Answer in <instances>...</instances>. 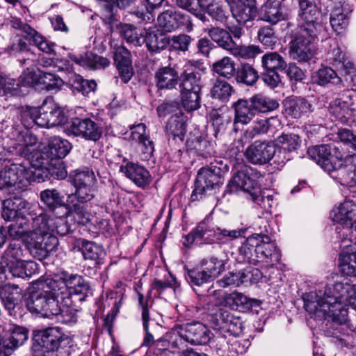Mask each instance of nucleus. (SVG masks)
<instances>
[{"instance_id": "nucleus-1", "label": "nucleus", "mask_w": 356, "mask_h": 356, "mask_svg": "<svg viewBox=\"0 0 356 356\" xmlns=\"http://www.w3.org/2000/svg\"><path fill=\"white\" fill-rule=\"evenodd\" d=\"M37 289L27 300L26 306L31 313L51 318L61 314V306L71 307L76 301H86L91 296L92 289L86 279L77 274L62 270L51 278H40Z\"/></svg>"}, {"instance_id": "nucleus-2", "label": "nucleus", "mask_w": 356, "mask_h": 356, "mask_svg": "<svg viewBox=\"0 0 356 356\" xmlns=\"http://www.w3.org/2000/svg\"><path fill=\"white\" fill-rule=\"evenodd\" d=\"M304 307L307 312L316 318H323L325 322L323 328L325 334L333 337L340 347L348 344L339 337L341 326L348 320L346 305H353L356 301V286L348 282H337L326 285L324 290L311 291L303 294Z\"/></svg>"}, {"instance_id": "nucleus-3", "label": "nucleus", "mask_w": 356, "mask_h": 356, "mask_svg": "<svg viewBox=\"0 0 356 356\" xmlns=\"http://www.w3.org/2000/svg\"><path fill=\"white\" fill-rule=\"evenodd\" d=\"M13 118L0 122V131L13 142L12 147L26 155L29 147L37 143L38 138L29 129L37 125L38 107H20L13 112Z\"/></svg>"}, {"instance_id": "nucleus-4", "label": "nucleus", "mask_w": 356, "mask_h": 356, "mask_svg": "<svg viewBox=\"0 0 356 356\" xmlns=\"http://www.w3.org/2000/svg\"><path fill=\"white\" fill-rule=\"evenodd\" d=\"M29 202L15 195L2 202L1 217L7 222L8 236L14 240L29 238L35 234L38 227L34 224L39 218L29 217Z\"/></svg>"}, {"instance_id": "nucleus-5", "label": "nucleus", "mask_w": 356, "mask_h": 356, "mask_svg": "<svg viewBox=\"0 0 356 356\" xmlns=\"http://www.w3.org/2000/svg\"><path fill=\"white\" fill-rule=\"evenodd\" d=\"M281 254L271 238L266 234H253L246 238L238 248L239 262L257 265L259 263L279 262Z\"/></svg>"}, {"instance_id": "nucleus-6", "label": "nucleus", "mask_w": 356, "mask_h": 356, "mask_svg": "<svg viewBox=\"0 0 356 356\" xmlns=\"http://www.w3.org/2000/svg\"><path fill=\"white\" fill-rule=\"evenodd\" d=\"M7 51L17 58L21 66L26 67L19 76L20 80L17 81L19 83V87L21 85L30 86L37 82L39 83L40 76L43 72L39 71L38 74L35 72L38 58L24 38H15L8 46Z\"/></svg>"}, {"instance_id": "nucleus-7", "label": "nucleus", "mask_w": 356, "mask_h": 356, "mask_svg": "<svg viewBox=\"0 0 356 356\" xmlns=\"http://www.w3.org/2000/svg\"><path fill=\"white\" fill-rule=\"evenodd\" d=\"M74 346L72 339L65 334L59 327H49L33 332L32 348L34 352L49 353L68 349Z\"/></svg>"}, {"instance_id": "nucleus-8", "label": "nucleus", "mask_w": 356, "mask_h": 356, "mask_svg": "<svg viewBox=\"0 0 356 356\" xmlns=\"http://www.w3.org/2000/svg\"><path fill=\"white\" fill-rule=\"evenodd\" d=\"M227 170V165L222 160H215L210 163L209 166L201 168L195 181L191 201L202 199L209 191L222 185L223 175Z\"/></svg>"}, {"instance_id": "nucleus-9", "label": "nucleus", "mask_w": 356, "mask_h": 356, "mask_svg": "<svg viewBox=\"0 0 356 356\" xmlns=\"http://www.w3.org/2000/svg\"><path fill=\"white\" fill-rule=\"evenodd\" d=\"M261 175L257 170L249 166L243 165L233 177L230 183L235 184L247 193L253 202L265 209L270 208L273 202V196H264L261 194L260 186L258 183Z\"/></svg>"}, {"instance_id": "nucleus-10", "label": "nucleus", "mask_w": 356, "mask_h": 356, "mask_svg": "<svg viewBox=\"0 0 356 356\" xmlns=\"http://www.w3.org/2000/svg\"><path fill=\"white\" fill-rule=\"evenodd\" d=\"M324 31L297 26V31L289 42V54L299 62H307L316 54L314 44Z\"/></svg>"}, {"instance_id": "nucleus-11", "label": "nucleus", "mask_w": 356, "mask_h": 356, "mask_svg": "<svg viewBox=\"0 0 356 356\" xmlns=\"http://www.w3.org/2000/svg\"><path fill=\"white\" fill-rule=\"evenodd\" d=\"M227 232V229L214 226L209 218H204L190 233L184 236L183 244L189 248L194 243L199 245L216 242L225 243Z\"/></svg>"}, {"instance_id": "nucleus-12", "label": "nucleus", "mask_w": 356, "mask_h": 356, "mask_svg": "<svg viewBox=\"0 0 356 356\" xmlns=\"http://www.w3.org/2000/svg\"><path fill=\"white\" fill-rule=\"evenodd\" d=\"M31 183V174L22 163H12L0 171V189L10 193L25 191Z\"/></svg>"}, {"instance_id": "nucleus-13", "label": "nucleus", "mask_w": 356, "mask_h": 356, "mask_svg": "<svg viewBox=\"0 0 356 356\" xmlns=\"http://www.w3.org/2000/svg\"><path fill=\"white\" fill-rule=\"evenodd\" d=\"M65 132L68 135L97 142L102 136L103 128L100 124L90 118H74L67 124Z\"/></svg>"}, {"instance_id": "nucleus-14", "label": "nucleus", "mask_w": 356, "mask_h": 356, "mask_svg": "<svg viewBox=\"0 0 356 356\" xmlns=\"http://www.w3.org/2000/svg\"><path fill=\"white\" fill-rule=\"evenodd\" d=\"M299 6L298 26L325 31V27L320 19V0H300Z\"/></svg>"}, {"instance_id": "nucleus-15", "label": "nucleus", "mask_w": 356, "mask_h": 356, "mask_svg": "<svg viewBox=\"0 0 356 356\" xmlns=\"http://www.w3.org/2000/svg\"><path fill=\"white\" fill-rule=\"evenodd\" d=\"M28 338L29 330L26 327L11 325L8 330L0 333V356H10Z\"/></svg>"}, {"instance_id": "nucleus-16", "label": "nucleus", "mask_w": 356, "mask_h": 356, "mask_svg": "<svg viewBox=\"0 0 356 356\" xmlns=\"http://www.w3.org/2000/svg\"><path fill=\"white\" fill-rule=\"evenodd\" d=\"M37 125L49 128L64 124L67 116L63 110L52 99H46L38 107Z\"/></svg>"}, {"instance_id": "nucleus-17", "label": "nucleus", "mask_w": 356, "mask_h": 356, "mask_svg": "<svg viewBox=\"0 0 356 356\" xmlns=\"http://www.w3.org/2000/svg\"><path fill=\"white\" fill-rule=\"evenodd\" d=\"M338 138L344 145L356 152V134L348 129H340L337 132ZM341 163L338 170L337 176L353 175L352 178L356 175V153L348 154L344 158L343 156L340 160Z\"/></svg>"}, {"instance_id": "nucleus-18", "label": "nucleus", "mask_w": 356, "mask_h": 356, "mask_svg": "<svg viewBox=\"0 0 356 356\" xmlns=\"http://www.w3.org/2000/svg\"><path fill=\"white\" fill-rule=\"evenodd\" d=\"M58 244V241L55 236L38 229L31 237L29 252L34 258L42 261L50 252L56 250Z\"/></svg>"}, {"instance_id": "nucleus-19", "label": "nucleus", "mask_w": 356, "mask_h": 356, "mask_svg": "<svg viewBox=\"0 0 356 356\" xmlns=\"http://www.w3.org/2000/svg\"><path fill=\"white\" fill-rule=\"evenodd\" d=\"M11 26L22 32L24 34V37L25 42L29 40L33 42L40 51L51 54L54 53V44L49 42L42 35H40L37 31L33 29L30 25L23 22L19 18H13L11 20Z\"/></svg>"}, {"instance_id": "nucleus-20", "label": "nucleus", "mask_w": 356, "mask_h": 356, "mask_svg": "<svg viewBox=\"0 0 356 356\" xmlns=\"http://www.w3.org/2000/svg\"><path fill=\"white\" fill-rule=\"evenodd\" d=\"M352 6L345 0H332L330 22L333 30L341 33L348 26Z\"/></svg>"}, {"instance_id": "nucleus-21", "label": "nucleus", "mask_w": 356, "mask_h": 356, "mask_svg": "<svg viewBox=\"0 0 356 356\" xmlns=\"http://www.w3.org/2000/svg\"><path fill=\"white\" fill-rule=\"evenodd\" d=\"M179 334L192 345H206L211 339V332L203 323L196 321L186 323L180 327Z\"/></svg>"}, {"instance_id": "nucleus-22", "label": "nucleus", "mask_w": 356, "mask_h": 356, "mask_svg": "<svg viewBox=\"0 0 356 356\" xmlns=\"http://www.w3.org/2000/svg\"><path fill=\"white\" fill-rule=\"evenodd\" d=\"M275 145L270 143L255 141L245 150L246 159L254 165L268 163L273 157Z\"/></svg>"}, {"instance_id": "nucleus-23", "label": "nucleus", "mask_w": 356, "mask_h": 356, "mask_svg": "<svg viewBox=\"0 0 356 356\" xmlns=\"http://www.w3.org/2000/svg\"><path fill=\"white\" fill-rule=\"evenodd\" d=\"M330 218L343 227L356 229V204L350 200L344 201L332 210Z\"/></svg>"}, {"instance_id": "nucleus-24", "label": "nucleus", "mask_w": 356, "mask_h": 356, "mask_svg": "<svg viewBox=\"0 0 356 356\" xmlns=\"http://www.w3.org/2000/svg\"><path fill=\"white\" fill-rule=\"evenodd\" d=\"M233 17L239 24H245L257 16L255 0H225Z\"/></svg>"}, {"instance_id": "nucleus-25", "label": "nucleus", "mask_w": 356, "mask_h": 356, "mask_svg": "<svg viewBox=\"0 0 356 356\" xmlns=\"http://www.w3.org/2000/svg\"><path fill=\"white\" fill-rule=\"evenodd\" d=\"M186 147L188 152L204 158L211 156L215 152L212 143L207 140L204 135L197 128L190 131L186 141Z\"/></svg>"}, {"instance_id": "nucleus-26", "label": "nucleus", "mask_w": 356, "mask_h": 356, "mask_svg": "<svg viewBox=\"0 0 356 356\" xmlns=\"http://www.w3.org/2000/svg\"><path fill=\"white\" fill-rule=\"evenodd\" d=\"M179 81L180 90H202L201 74L195 61H188L184 65Z\"/></svg>"}, {"instance_id": "nucleus-27", "label": "nucleus", "mask_w": 356, "mask_h": 356, "mask_svg": "<svg viewBox=\"0 0 356 356\" xmlns=\"http://www.w3.org/2000/svg\"><path fill=\"white\" fill-rule=\"evenodd\" d=\"M184 270L186 282L199 296H209L215 291H211L213 286L212 284L210 286H207V289L205 291L198 293V288L202 287L212 282L210 280V277L201 268H188L184 266Z\"/></svg>"}, {"instance_id": "nucleus-28", "label": "nucleus", "mask_w": 356, "mask_h": 356, "mask_svg": "<svg viewBox=\"0 0 356 356\" xmlns=\"http://www.w3.org/2000/svg\"><path fill=\"white\" fill-rule=\"evenodd\" d=\"M280 124V119L275 117L257 118L245 131L244 136L246 139L252 140L268 133H273L276 126Z\"/></svg>"}, {"instance_id": "nucleus-29", "label": "nucleus", "mask_w": 356, "mask_h": 356, "mask_svg": "<svg viewBox=\"0 0 356 356\" xmlns=\"http://www.w3.org/2000/svg\"><path fill=\"white\" fill-rule=\"evenodd\" d=\"M120 171L141 188H145L152 181L149 172L145 167L132 162L121 165Z\"/></svg>"}, {"instance_id": "nucleus-30", "label": "nucleus", "mask_w": 356, "mask_h": 356, "mask_svg": "<svg viewBox=\"0 0 356 356\" xmlns=\"http://www.w3.org/2000/svg\"><path fill=\"white\" fill-rule=\"evenodd\" d=\"M231 108L234 112L233 123L234 125L238 124L247 125L255 117V113L249 99H238L232 104Z\"/></svg>"}, {"instance_id": "nucleus-31", "label": "nucleus", "mask_w": 356, "mask_h": 356, "mask_svg": "<svg viewBox=\"0 0 356 356\" xmlns=\"http://www.w3.org/2000/svg\"><path fill=\"white\" fill-rule=\"evenodd\" d=\"M144 43L151 54H158L169 44V37L158 29H148L145 31Z\"/></svg>"}, {"instance_id": "nucleus-32", "label": "nucleus", "mask_w": 356, "mask_h": 356, "mask_svg": "<svg viewBox=\"0 0 356 356\" xmlns=\"http://www.w3.org/2000/svg\"><path fill=\"white\" fill-rule=\"evenodd\" d=\"M101 160H95L92 163V168H83L75 171L72 177V183L76 186H93L96 181L95 175L99 174V166H102Z\"/></svg>"}, {"instance_id": "nucleus-33", "label": "nucleus", "mask_w": 356, "mask_h": 356, "mask_svg": "<svg viewBox=\"0 0 356 356\" xmlns=\"http://www.w3.org/2000/svg\"><path fill=\"white\" fill-rule=\"evenodd\" d=\"M70 59L79 65L89 70H99L109 65L110 61L105 57L87 52L84 55L70 54Z\"/></svg>"}, {"instance_id": "nucleus-34", "label": "nucleus", "mask_w": 356, "mask_h": 356, "mask_svg": "<svg viewBox=\"0 0 356 356\" xmlns=\"http://www.w3.org/2000/svg\"><path fill=\"white\" fill-rule=\"evenodd\" d=\"M261 19L271 24H276L287 17L284 13L281 2L277 0H268L261 8Z\"/></svg>"}, {"instance_id": "nucleus-35", "label": "nucleus", "mask_w": 356, "mask_h": 356, "mask_svg": "<svg viewBox=\"0 0 356 356\" xmlns=\"http://www.w3.org/2000/svg\"><path fill=\"white\" fill-rule=\"evenodd\" d=\"M225 303L233 309L247 312L254 307H259L261 301L247 297L239 292H233L227 295L225 299Z\"/></svg>"}, {"instance_id": "nucleus-36", "label": "nucleus", "mask_w": 356, "mask_h": 356, "mask_svg": "<svg viewBox=\"0 0 356 356\" xmlns=\"http://www.w3.org/2000/svg\"><path fill=\"white\" fill-rule=\"evenodd\" d=\"M166 134L170 141L182 143L186 131V123L183 115L177 113L172 115L165 126Z\"/></svg>"}, {"instance_id": "nucleus-37", "label": "nucleus", "mask_w": 356, "mask_h": 356, "mask_svg": "<svg viewBox=\"0 0 356 356\" xmlns=\"http://www.w3.org/2000/svg\"><path fill=\"white\" fill-rule=\"evenodd\" d=\"M79 250L84 259L93 261L95 266L104 263V250L102 246L96 243L83 239L81 241Z\"/></svg>"}, {"instance_id": "nucleus-38", "label": "nucleus", "mask_w": 356, "mask_h": 356, "mask_svg": "<svg viewBox=\"0 0 356 356\" xmlns=\"http://www.w3.org/2000/svg\"><path fill=\"white\" fill-rule=\"evenodd\" d=\"M286 113L293 118H300L313 111L312 104L305 98L293 97L284 102Z\"/></svg>"}, {"instance_id": "nucleus-39", "label": "nucleus", "mask_w": 356, "mask_h": 356, "mask_svg": "<svg viewBox=\"0 0 356 356\" xmlns=\"http://www.w3.org/2000/svg\"><path fill=\"white\" fill-rule=\"evenodd\" d=\"M40 198L42 203L50 212H55L58 209H67L64 195L55 188L42 191L40 193Z\"/></svg>"}, {"instance_id": "nucleus-40", "label": "nucleus", "mask_w": 356, "mask_h": 356, "mask_svg": "<svg viewBox=\"0 0 356 356\" xmlns=\"http://www.w3.org/2000/svg\"><path fill=\"white\" fill-rule=\"evenodd\" d=\"M178 72L169 66L157 70L155 73L156 86L159 89H172L179 81Z\"/></svg>"}, {"instance_id": "nucleus-41", "label": "nucleus", "mask_w": 356, "mask_h": 356, "mask_svg": "<svg viewBox=\"0 0 356 356\" xmlns=\"http://www.w3.org/2000/svg\"><path fill=\"white\" fill-rule=\"evenodd\" d=\"M207 34L210 39L215 42L218 47L232 52L235 47V42L232 39L230 33L220 27H211L208 30Z\"/></svg>"}, {"instance_id": "nucleus-42", "label": "nucleus", "mask_w": 356, "mask_h": 356, "mask_svg": "<svg viewBox=\"0 0 356 356\" xmlns=\"http://www.w3.org/2000/svg\"><path fill=\"white\" fill-rule=\"evenodd\" d=\"M138 297V307L141 311L143 327L145 331V335L142 343V346L149 347L155 344L156 341L153 335L149 332L148 322L149 321V310L148 306L149 298H145L143 294L137 291Z\"/></svg>"}, {"instance_id": "nucleus-43", "label": "nucleus", "mask_w": 356, "mask_h": 356, "mask_svg": "<svg viewBox=\"0 0 356 356\" xmlns=\"http://www.w3.org/2000/svg\"><path fill=\"white\" fill-rule=\"evenodd\" d=\"M71 148L72 145L68 140L56 136L50 139L47 147V154L51 160H58L64 158Z\"/></svg>"}, {"instance_id": "nucleus-44", "label": "nucleus", "mask_w": 356, "mask_h": 356, "mask_svg": "<svg viewBox=\"0 0 356 356\" xmlns=\"http://www.w3.org/2000/svg\"><path fill=\"white\" fill-rule=\"evenodd\" d=\"M38 265L31 260H21L9 266V273L13 276L23 279H29L38 273Z\"/></svg>"}, {"instance_id": "nucleus-45", "label": "nucleus", "mask_w": 356, "mask_h": 356, "mask_svg": "<svg viewBox=\"0 0 356 356\" xmlns=\"http://www.w3.org/2000/svg\"><path fill=\"white\" fill-rule=\"evenodd\" d=\"M259 78L257 70L249 63H241L235 72L236 81L247 86H254Z\"/></svg>"}, {"instance_id": "nucleus-46", "label": "nucleus", "mask_w": 356, "mask_h": 356, "mask_svg": "<svg viewBox=\"0 0 356 356\" xmlns=\"http://www.w3.org/2000/svg\"><path fill=\"white\" fill-rule=\"evenodd\" d=\"M254 113H267L279 108V102L263 94H256L249 98Z\"/></svg>"}, {"instance_id": "nucleus-47", "label": "nucleus", "mask_w": 356, "mask_h": 356, "mask_svg": "<svg viewBox=\"0 0 356 356\" xmlns=\"http://www.w3.org/2000/svg\"><path fill=\"white\" fill-rule=\"evenodd\" d=\"M19 286L14 284H8L0 287V298L10 315H15V309L17 305V299L15 296V291Z\"/></svg>"}, {"instance_id": "nucleus-48", "label": "nucleus", "mask_w": 356, "mask_h": 356, "mask_svg": "<svg viewBox=\"0 0 356 356\" xmlns=\"http://www.w3.org/2000/svg\"><path fill=\"white\" fill-rule=\"evenodd\" d=\"M70 85L74 93H81L83 96L94 92L97 83L94 80H86L79 74H74L70 80Z\"/></svg>"}, {"instance_id": "nucleus-49", "label": "nucleus", "mask_w": 356, "mask_h": 356, "mask_svg": "<svg viewBox=\"0 0 356 356\" xmlns=\"http://www.w3.org/2000/svg\"><path fill=\"white\" fill-rule=\"evenodd\" d=\"M313 81L317 84L325 86L327 84L337 85L341 83V78L331 67H323L312 74Z\"/></svg>"}, {"instance_id": "nucleus-50", "label": "nucleus", "mask_w": 356, "mask_h": 356, "mask_svg": "<svg viewBox=\"0 0 356 356\" xmlns=\"http://www.w3.org/2000/svg\"><path fill=\"white\" fill-rule=\"evenodd\" d=\"M200 268L213 281L225 270V262L215 257L204 258L200 261Z\"/></svg>"}, {"instance_id": "nucleus-51", "label": "nucleus", "mask_w": 356, "mask_h": 356, "mask_svg": "<svg viewBox=\"0 0 356 356\" xmlns=\"http://www.w3.org/2000/svg\"><path fill=\"white\" fill-rule=\"evenodd\" d=\"M234 92L235 90L231 84L224 80L218 79L211 89L210 95L212 98L226 103Z\"/></svg>"}, {"instance_id": "nucleus-52", "label": "nucleus", "mask_w": 356, "mask_h": 356, "mask_svg": "<svg viewBox=\"0 0 356 356\" xmlns=\"http://www.w3.org/2000/svg\"><path fill=\"white\" fill-rule=\"evenodd\" d=\"M120 33L123 38L129 44L134 46H141L144 43L143 31L129 24L120 26Z\"/></svg>"}, {"instance_id": "nucleus-53", "label": "nucleus", "mask_w": 356, "mask_h": 356, "mask_svg": "<svg viewBox=\"0 0 356 356\" xmlns=\"http://www.w3.org/2000/svg\"><path fill=\"white\" fill-rule=\"evenodd\" d=\"M69 211L74 214L78 224L85 225L90 221V213L86 203L79 201L68 200Z\"/></svg>"}, {"instance_id": "nucleus-54", "label": "nucleus", "mask_w": 356, "mask_h": 356, "mask_svg": "<svg viewBox=\"0 0 356 356\" xmlns=\"http://www.w3.org/2000/svg\"><path fill=\"white\" fill-rule=\"evenodd\" d=\"M261 64L265 70L282 72L286 67L284 58L277 52L265 54L262 56Z\"/></svg>"}, {"instance_id": "nucleus-55", "label": "nucleus", "mask_w": 356, "mask_h": 356, "mask_svg": "<svg viewBox=\"0 0 356 356\" xmlns=\"http://www.w3.org/2000/svg\"><path fill=\"white\" fill-rule=\"evenodd\" d=\"M342 156V153L339 148L335 145L333 146L332 150H330V156H327L321 168L327 171L332 177L337 178V175L333 174L338 172L339 168H340L341 163L340 160Z\"/></svg>"}, {"instance_id": "nucleus-56", "label": "nucleus", "mask_w": 356, "mask_h": 356, "mask_svg": "<svg viewBox=\"0 0 356 356\" xmlns=\"http://www.w3.org/2000/svg\"><path fill=\"white\" fill-rule=\"evenodd\" d=\"M330 113L343 124L348 123L352 114L348 102L341 99H336L330 104Z\"/></svg>"}, {"instance_id": "nucleus-57", "label": "nucleus", "mask_w": 356, "mask_h": 356, "mask_svg": "<svg viewBox=\"0 0 356 356\" xmlns=\"http://www.w3.org/2000/svg\"><path fill=\"white\" fill-rule=\"evenodd\" d=\"M355 252L342 251L339 257V267L341 274L349 277H356V262Z\"/></svg>"}, {"instance_id": "nucleus-58", "label": "nucleus", "mask_w": 356, "mask_h": 356, "mask_svg": "<svg viewBox=\"0 0 356 356\" xmlns=\"http://www.w3.org/2000/svg\"><path fill=\"white\" fill-rule=\"evenodd\" d=\"M212 70L219 76L231 79L235 74V63L229 57L225 56L212 65Z\"/></svg>"}, {"instance_id": "nucleus-59", "label": "nucleus", "mask_w": 356, "mask_h": 356, "mask_svg": "<svg viewBox=\"0 0 356 356\" xmlns=\"http://www.w3.org/2000/svg\"><path fill=\"white\" fill-rule=\"evenodd\" d=\"M181 100L187 111H193L200 107L201 90H180Z\"/></svg>"}, {"instance_id": "nucleus-60", "label": "nucleus", "mask_w": 356, "mask_h": 356, "mask_svg": "<svg viewBox=\"0 0 356 356\" xmlns=\"http://www.w3.org/2000/svg\"><path fill=\"white\" fill-rule=\"evenodd\" d=\"M234 316L229 311L220 308L211 315L210 322L214 329L225 331Z\"/></svg>"}, {"instance_id": "nucleus-61", "label": "nucleus", "mask_w": 356, "mask_h": 356, "mask_svg": "<svg viewBox=\"0 0 356 356\" xmlns=\"http://www.w3.org/2000/svg\"><path fill=\"white\" fill-rule=\"evenodd\" d=\"M276 142L288 153L297 151L301 145L299 136L292 133L282 134L277 138Z\"/></svg>"}, {"instance_id": "nucleus-62", "label": "nucleus", "mask_w": 356, "mask_h": 356, "mask_svg": "<svg viewBox=\"0 0 356 356\" xmlns=\"http://www.w3.org/2000/svg\"><path fill=\"white\" fill-rule=\"evenodd\" d=\"M26 251L20 243H10L1 257L7 261L8 266H10L11 264H14L22 260Z\"/></svg>"}, {"instance_id": "nucleus-63", "label": "nucleus", "mask_w": 356, "mask_h": 356, "mask_svg": "<svg viewBox=\"0 0 356 356\" xmlns=\"http://www.w3.org/2000/svg\"><path fill=\"white\" fill-rule=\"evenodd\" d=\"M333 145L324 144L311 147L307 149L309 157L321 167L324 160L327 156H330V150H332Z\"/></svg>"}, {"instance_id": "nucleus-64", "label": "nucleus", "mask_w": 356, "mask_h": 356, "mask_svg": "<svg viewBox=\"0 0 356 356\" xmlns=\"http://www.w3.org/2000/svg\"><path fill=\"white\" fill-rule=\"evenodd\" d=\"M19 95V83L17 80L0 74V96L6 97Z\"/></svg>"}]
</instances>
